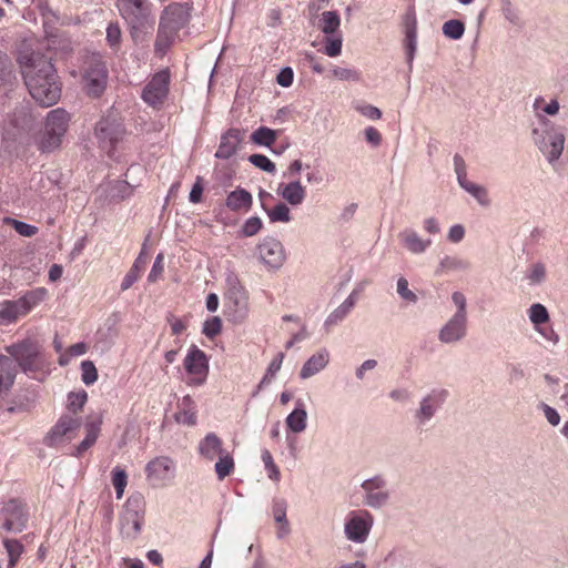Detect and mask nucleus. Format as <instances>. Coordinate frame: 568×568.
Segmentation results:
<instances>
[{
	"mask_svg": "<svg viewBox=\"0 0 568 568\" xmlns=\"http://www.w3.org/2000/svg\"><path fill=\"white\" fill-rule=\"evenodd\" d=\"M329 354L327 349L322 348L316 354L312 355L303 365L300 376L306 379L320 371H322L328 364Z\"/></svg>",
	"mask_w": 568,
	"mask_h": 568,
	"instance_id": "obj_25",
	"label": "nucleus"
},
{
	"mask_svg": "<svg viewBox=\"0 0 568 568\" xmlns=\"http://www.w3.org/2000/svg\"><path fill=\"white\" fill-rule=\"evenodd\" d=\"M528 278L532 282H542L546 278V266L542 263H535L530 267Z\"/></svg>",
	"mask_w": 568,
	"mask_h": 568,
	"instance_id": "obj_61",
	"label": "nucleus"
},
{
	"mask_svg": "<svg viewBox=\"0 0 568 568\" xmlns=\"http://www.w3.org/2000/svg\"><path fill=\"white\" fill-rule=\"evenodd\" d=\"M100 424L101 422H88L85 427V437L84 439L77 446L74 456L80 457L84 452H87L90 447H92L100 434Z\"/></svg>",
	"mask_w": 568,
	"mask_h": 568,
	"instance_id": "obj_30",
	"label": "nucleus"
},
{
	"mask_svg": "<svg viewBox=\"0 0 568 568\" xmlns=\"http://www.w3.org/2000/svg\"><path fill=\"white\" fill-rule=\"evenodd\" d=\"M277 139V131L267 126H260L251 134L254 144L270 148Z\"/></svg>",
	"mask_w": 568,
	"mask_h": 568,
	"instance_id": "obj_36",
	"label": "nucleus"
},
{
	"mask_svg": "<svg viewBox=\"0 0 568 568\" xmlns=\"http://www.w3.org/2000/svg\"><path fill=\"white\" fill-rule=\"evenodd\" d=\"M248 161L256 168L261 169L262 171H265L267 173H274L275 172V164L265 155L263 154H252L248 158Z\"/></svg>",
	"mask_w": 568,
	"mask_h": 568,
	"instance_id": "obj_53",
	"label": "nucleus"
},
{
	"mask_svg": "<svg viewBox=\"0 0 568 568\" xmlns=\"http://www.w3.org/2000/svg\"><path fill=\"white\" fill-rule=\"evenodd\" d=\"M199 452L204 458L213 460L222 455L225 449L222 440L214 433H210L200 442Z\"/></svg>",
	"mask_w": 568,
	"mask_h": 568,
	"instance_id": "obj_27",
	"label": "nucleus"
},
{
	"mask_svg": "<svg viewBox=\"0 0 568 568\" xmlns=\"http://www.w3.org/2000/svg\"><path fill=\"white\" fill-rule=\"evenodd\" d=\"M17 63L36 103L42 108H49L60 100L62 83L51 59L23 44L18 52Z\"/></svg>",
	"mask_w": 568,
	"mask_h": 568,
	"instance_id": "obj_1",
	"label": "nucleus"
},
{
	"mask_svg": "<svg viewBox=\"0 0 568 568\" xmlns=\"http://www.w3.org/2000/svg\"><path fill=\"white\" fill-rule=\"evenodd\" d=\"M81 426L80 418L70 415H63L59 418L57 424L48 433L44 438L47 446H55L62 438L70 432L78 429Z\"/></svg>",
	"mask_w": 568,
	"mask_h": 568,
	"instance_id": "obj_18",
	"label": "nucleus"
},
{
	"mask_svg": "<svg viewBox=\"0 0 568 568\" xmlns=\"http://www.w3.org/2000/svg\"><path fill=\"white\" fill-rule=\"evenodd\" d=\"M262 207L266 212L270 221L273 223H276V222L287 223L291 221L290 209L283 202L277 203L271 210H267L264 204H262Z\"/></svg>",
	"mask_w": 568,
	"mask_h": 568,
	"instance_id": "obj_41",
	"label": "nucleus"
},
{
	"mask_svg": "<svg viewBox=\"0 0 568 568\" xmlns=\"http://www.w3.org/2000/svg\"><path fill=\"white\" fill-rule=\"evenodd\" d=\"M6 222H7V224L12 225V227L16 230V232L22 236L31 237L38 233L37 226L28 224L26 222L10 219V217H7Z\"/></svg>",
	"mask_w": 568,
	"mask_h": 568,
	"instance_id": "obj_46",
	"label": "nucleus"
},
{
	"mask_svg": "<svg viewBox=\"0 0 568 568\" xmlns=\"http://www.w3.org/2000/svg\"><path fill=\"white\" fill-rule=\"evenodd\" d=\"M538 125L532 129V140L538 150L550 163L557 161L564 151V128L555 124L542 114H537Z\"/></svg>",
	"mask_w": 568,
	"mask_h": 568,
	"instance_id": "obj_5",
	"label": "nucleus"
},
{
	"mask_svg": "<svg viewBox=\"0 0 568 568\" xmlns=\"http://www.w3.org/2000/svg\"><path fill=\"white\" fill-rule=\"evenodd\" d=\"M465 32V26L460 20L452 19L443 24V33L453 40H458Z\"/></svg>",
	"mask_w": 568,
	"mask_h": 568,
	"instance_id": "obj_43",
	"label": "nucleus"
},
{
	"mask_svg": "<svg viewBox=\"0 0 568 568\" xmlns=\"http://www.w3.org/2000/svg\"><path fill=\"white\" fill-rule=\"evenodd\" d=\"M286 501L284 499H276L273 503V516L274 520L277 524H281V527L277 531V537L280 539L284 538L290 532V526L286 518Z\"/></svg>",
	"mask_w": 568,
	"mask_h": 568,
	"instance_id": "obj_31",
	"label": "nucleus"
},
{
	"mask_svg": "<svg viewBox=\"0 0 568 568\" xmlns=\"http://www.w3.org/2000/svg\"><path fill=\"white\" fill-rule=\"evenodd\" d=\"M62 143V138L57 133L50 132L44 128V131L38 142V148L41 152L50 153L59 149Z\"/></svg>",
	"mask_w": 568,
	"mask_h": 568,
	"instance_id": "obj_37",
	"label": "nucleus"
},
{
	"mask_svg": "<svg viewBox=\"0 0 568 568\" xmlns=\"http://www.w3.org/2000/svg\"><path fill=\"white\" fill-rule=\"evenodd\" d=\"M173 470V460L166 456L155 457L145 467L148 478L154 481H164L172 478Z\"/></svg>",
	"mask_w": 568,
	"mask_h": 568,
	"instance_id": "obj_20",
	"label": "nucleus"
},
{
	"mask_svg": "<svg viewBox=\"0 0 568 568\" xmlns=\"http://www.w3.org/2000/svg\"><path fill=\"white\" fill-rule=\"evenodd\" d=\"M342 51V38H327L326 44L324 48L325 54L328 57H337Z\"/></svg>",
	"mask_w": 568,
	"mask_h": 568,
	"instance_id": "obj_60",
	"label": "nucleus"
},
{
	"mask_svg": "<svg viewBox=\"0 0 568 568\" xmlns=\"http://www.w3.org/2000/svg\"><path fill=\"white\" fill-rule=\"evenodd\" d=\"M262 229V220L258 216H252L245 221L242 226V233L245 236H253Z\"/></svg>",
	"mask_w": 568,
	"mask_h": 568,
	"instance_id": "obj_56",
	"label": "nucleus"
},
{
	"mask_svg": "<svg viewBox=\"0 0 568 568\" xmlns=\"http://www.w3.org/2000/svg\"><path fill=\"white\" fill-rule=\"evenodd\" d=\"M348 312L341 305L325 321V326H332L341 322Z\"/></svg>",
	"mask_w": 568,
	"mask_h": 568,
	"instance_id": "obj_64",
	"label": "nucleus"
},
{
	"mask_svg": "<svg viewBox=\"0 0 568 568\" xmlns=\"http://www.w3.org/2000/svg\"><path fill=\"white\" fill-rule=\"evenodd\" d=\"M544 103V98L539 97L534 102V109L537 111L539 109L542 110L548 115H555L559 111V102L554 99L548 104L541 108V104Z\"/></svg>",
	"mask_w": 568,
	"mask_h": 568,
	"instance_id": "obj_58",
	"label": "nucleus"
},
{
	"mask_svg": "<svg viewBox=\"0 0 568 568\" xmlns=\"http://www.w3.org/2000/svg\"><path fill=\"white\" fill-rule=\"evenodd\" d=\"M332 72L341 81L357 82L361 80V73L355 69L336 67Z\"/></svg>",
	"mask_w": 568,
	"mask_h": 568,
	"instance_id": "obj_52",
	"label": "nucleus"
},
{
	"mask_svg": "<svg viewBox=\"0 0 568 568\" xmlns=\"http://www.w3.org/2000/svg\"><path fill=\"white\" fill-rule=\"evenodd\" d=\"M460 187L474 196L481 206H488L490 204L488 192L483 185L467 181L464 185H460Z\"/></svg>",
	"mask_w": 568,
	"mask_h": 568,
	"instance_id": "obj_39",
	"label": "nucleus"
},
{
	"mask_svg": "<svg viewBox=\"0 0 568 568\" xmlns=\"http://www.w3.org/2000/svg\"><path fill=\"white\" fill-rule=\"evenodd\" d=\"M448 397V392L443 388H435L420 400L419 408L415 413V418L419 424L430 420L436 412L444 405Z\"/></svg>",
	"mask_w": 568,
	"mask_h": 568,
	"instance_id": "obj_13",
	"label": "nucleus"
},
{
	"mask_svg": "<svg viewBox=\"0 0 568 568\" xmlns=\"http://www.w3.org/2000/svg\"><path fill=\"white\" fill-rule=\"evenodd\" d=\"M163 260H164L163 254L162 253L158 254V256L155 257V261L153 263L152 270L148 276L149 282H158V281L162 280V274L164 271Z\"/></svg>",
	"mask_w": 568,
	"mask_h": 568,
	"instance_id": "obj_57",
	"label": "nucleus"
},
{
	"mask_svg": "<svg viewBox=\"0 0 568 568\" xmlns=\"http://www.w3.org/2000/svg\"><path fill=\"white\" fill-rule=\"evenodd\" d=\"M126 130L123 120L119 113L111 111L103 116L95 126V135L100 146L105 150L109 156L113 155V150L120 141L123 140Z\"/></svg>",
	"mask_w": 568,
	"mask_h": 568,
	"instance_id": "obj_7",
	"label": "nucleus"
},
{
	"mask_svg": "<svg viewBox=\"0 0 568 568\" xmlns=\"http://www.w3.org/2000/svg\"><path fill=\"white\" fill-rule=\"evenodd\" d=\"M404 246L414 254H420L432 244V240H423L415 231L405 230L399 234Z\"/></svg>",
	"mask_w": 568,
	"mask_h": 568,
	"instance_id": "obj_28",
	"label": "nucleus"
},
{
	"mask_svg": "<svg viewBox=\"0 0 568 568\" xmlns=\"http://www.w3.org/2000/svg\"><path fill=\"white\" fill-rule=\"evenodd\" d=\"M149 261L148 254L142 250L139 256L135 258L131 270L124 277L123 284H134L139 281L141 273L144 271Z\"/></svg>",
	"mask_w": 568,
	"mask_h": 568,
	"instance_id": "obj_35",
	"label": "nucleus"
},
{
	"mask_svg": "<svg viewBox=\"0 0 568 568\" xmlns=\"http://www.w3.org/2000/svg\"><path fill=\"white\" fill-rule=\"evenodd\" d=\"M81 378L85 385H92L98 379V371L93 362L83 361L81 363Z\"/></svg>",
	"mask_w": 568,
	"mask_h": 568,
	"instance_id": "obj_49",
	"label": "nucleus"
},
{
	"mask_svg": "<svg viewBox=\"0 0 568 568\" xmlns=\"http://www.w3.org/2000/svg\"><path fill=\"white\" fill-rule=\"evenodd\" d=\"M367 519L355 516L345 524V534L347 538L355 542H364L373 525V517L368 511H364Z\"/></svg>",
	"mask_w": 568,
	"mask_h": 568,
	"instance_id": "obj_19",
	"label": "nucleus"
},
{
	"mask_svg": "<svg viewBox=\"0 0 568 568\" xmlns=\"http://www.w3.org/2000/svg\"><path fill=\"white\" fill-rule=\"evenodd\" d=\"M190 19L187 9L181 3H171L162 12L154 43V50L163 55L172 45L179 31Z\"/></svg>",
	"mask_w": 568,
	"mask_h": 568,
	"instance_id": "obj_4",
	"label": "nucleus"
},
{
	"mask_svg": "<svg viewBox=\"0 0 568 568\" xmlns=\"http://www.w3.org/2000/svg\"><path fill=\"white\" fill-rule=\"evenodd\" d=\"M222 331V320L219 316H213L204 322L202 333L207 338H214Z\"/></svg>",
	"mask_w": 568,
	"mask_h": 568,
	"instance_id": "obj_51",
	"label": "nucleus"
},
{
	"mask_svg": "<svg viewBox=\"0 0 568 568\" xmlns=\"http://www.w3.org/2000/svg\"><path fill=\"white\" fill-rule=\"evenodd\" d=\"M170 72L162 70L154 74L142 92V99L149 105L156 108L161 105L169 92Z\"/></svg>",
	"mask_w": 568,
	"mask_h": 568,
	"instance_id": "obj_12",
	"label": "nucleus"
},
{
	"mask_svg": "<svg viewBox=\"0 0 568 568\" xmlns=\"http://www.w3.org/2000/svg\"><path fill=\"white\" fill-rule=\"evenodd\" d=\"M115 7L126 22L133 42L146 41L154 29L152 4L148 0H116Z\"/></svg>",
	"mask_w": 568,
	"mask_h": 568,
	"instance_id": "obj_3",
	"label": "nucleus"
},
{
	"mask_svg": "<svg viewBox=\"0 0 568 568\" xmlns=\"http://www.w3.org/2000/svg\"><path fill=\"white\" fill-rule=\"evenodd\" d=\"M214 469L220 480L224 479L232 473L234 469V460L229 452L225 450L219 456V460L215 463Z\"/></svg>",
	"mask_w": 568,
	"mask_h": 568,
	"instance_id": "obj_42",
	"label": "nucleus"
},
{
	"mask_svg": "<svg viewBox=\"0 0 568 568\" xmlns=\"http://www.w3.org/2000/svg\"><path fill=\"white\" fill-rule=\"evenodd\" d=\"M284 359V353H278L276 357L270 363L267 371L260 382L257 388L261 389L263 386L271 383V381L274 378L276 373L281 369L282 363Z\"/></svg>",
	"mask_w": 568,
	"mask_h": 568,
	"instance_id": "obj_45",
	"label": "nucleus"
},
{
	"mask_svg": "<svg viewBox=\"0 0 568 568\" xmlns=\"http://www.w3.org/2000/svg\"><path fill=\"white\" fill-rule=\"evenodd\" d=\"M406 60L408 68H413V60L417 48V19L414 9H409L404 16Z\"/></svg>",
	"mask_w": 568,
	"mask_h": 568,
	"instance_id": "obj_15",
	"label": "nucleus"
},
{
	"mask_svg": "<svg viewBox=\"0 0 568 568\" xmlns=\"http://www.w3.org/2000/svg\"><path fill=\"white\" fill-rule=\"evenodd\" d=\"M467 333V316L454 315L439 331L440 342L450 344L460 341Z\"/></svg>",
	"mask_w": 568,
	"mask_h": 568,
	"instance_id": "obj_17",
	"label": "nucleus"
},
{
	"mask_svg": "<svg viewBox=\"0 0 568 568\" xmlns=\"http://www.w3.org/2000/svg\"><path fill=\"white\" fill-rule=\"evenodd\" d=\"M29 520L27 505L12 498L3 504L0 510V526L8 532H21Z\"/></svg>",
	"mask_w": 568,
	"mask_h": 568,
	"instance_id": "obj_9",
	"label": "nucleus"
},
{
	"mask_svg": "<svg viewBox=\"0 0 568 568\" xmlns=\"http://www.w3.org/2000/svg\"><path fill=\"white\" fill-rule=\"evenodd\" d=\"M501 12L510 23L517 24L519 22V16L510 0H501Z\"/></svg>",
	"mask_w": 568,
	"mask_h": 568,
	"instance_id": "obj_59",
	"label": "nucleus"
},
{
	"mask_svg": "<svg viewBox=\"0 0 568 568\" xmlns=\"http://www.w3.org/2000/svg\"><path fill=\"white\" fill-rule=\"evenodd\" d=\"M293 70L290 67H285L278 72L276 77V82L281 87L287 88L293 83Z\"/></svg>",
	"mask_w": 568,
	"mask_h": 568,
	"instance_id": "obj_63",
	"label": "nucleus"
},
{
	"mask_svg": "<svg viewBox=\"0 0 568 568\" xmlns=\"http://www.w3.org/2000/svg\"><path fill=\"white\" fill-rule=\"evenodd\" d=\"M69 121L70 114L64 109L58 108L48 113L44 128L63 138L68 130Z\"/></svg>",
	"mask_w": 568,
	"mask_h": 568,
	"instance_id": "obj_22",
	"label": "nucleus"
},
{
	"mask_svg": "<svg viewBox=\"0 0 568 568\" xmlns=\"http://www.w3.org/2000/svg\"><path fill=\"white\" fill-rule=\"evenodd\" d=\"M341 26V19L336 11H324L321 14L318 28L325 34H334Z\"/></svg>",
	"mask_w": 568,
	"mask_h": 568,
	"instance_id": "obj_34",
	"label": "nucleus"
},
{
	"mask_svg": "<svg viewBox=\"0 0 568 568\" xmlns=\"http://www.w3.org/2000/svg\"><path fill=\"white\" fill-rule=\"evenodd\" d=\"M306 418L307 413L298 400L297 407L287 416L286 425L293 433H301L306 428Z\"/></svg>",
	"mask_w": 568,
	"mask_h": 568,
	"instance_id": "obj_33",
	"label": "nucleus"
},
{
	"mask_svg": "<svg viewBox=\"0 0 568 568\" xmlns=\"http://www.w3.org/2000/svg\"><path fill=\"white\" fill-rule=\"evenodd\" d=\"M142 517L136 511L126 510L121 520V534L125 538L134 539L141 531Z\"/></svg>",
	"mask_w": 568,
	"mask_h": 568,
	"instance_id": "obj_29",
	"label": "nucleus"
},
{
	"mask_svg": "<svg viewBox=\"0 0 568 568\" xmlns=\"http://www.w3.org/2000/svg\"><path fill=\"white\" fill-rule=\"evenodd\" d=\"M387 481L382 475H376L364 480L361 485L365 491L364 504L371 508H381L389 500V491L386 489Z\"/></svg>",
	"mask_w": 568,
	"mask_h": 568,
	"instance_id": "obj_11",
	"label": "nucleus"
},
{
	"mask_svg": "<svg viewBox=\"0 0 568 568\" xmlns=\"http://www.w3.org/2000/svg\"><path fill=\"white\" fill-rule=\"evenodd\" d=\"M3 546L9 557L8 568H13L23 552V545L18 539L6 538Z\"/></svg>",
	"mask_w": 568,
	"mask_h": 568,
	"instance_id": "obj_38",
	"label": "nucleus"
},
{
	"mask_svg": "<svg viewBox=\"0 0 568 568\" xmlns=\"http://www.w3.org/2000/svg\"><path fill=\"white\" fill-rule=\"evenodd\" d=\"M179 424L194 426L196 424V405L190 395H185L179 404V410L174 414Z\"/></svg>",
	"mask_w": 568,
	"mask_h": 568,
	"instance_id": "obj_26",
	"label": "nucleus"
},
{
	"mask_svg": "<svg viewBox=\"0 0 568 568\" xmlns=\"http://www.w3.org/2000/svg\"><path fill=\"white\" fill-rule=\"evenodd\" d=\"M184 368L191 376V385H202L209 374V361L206 354L196 345H192L184 358Z\"/></svg>",
	"mask_w": 568,
	"mask_h": 568,
	"instance_id": "obj_10",
	"label": "nucleus"
},
{
	"mask_svg": "<svg viewBox=\"0 0 568 568\" xmlns=\"http://www.w3.org/2000/svg\"><path fill=\"white\" fill-rule=\"evenodd\" d=\"M454 169L455 173L457 175V181L459 185H464L467 180V171H466V163L462 155L455 154L454 155Z\"/></svg>",
	"mask_w": 568,
	"mask_h": 568,
	"instance_id": "obj_55",
	"label": "nucleus"
},
{
	"mask_svg": "<svg viewBox=\"0 0 568 568\" xmlns=\"http://www.w3.org/2000/svg\"><path fill=\"white\" fill-rule=\"evenodd\" d=\"M245 136V131L237 129V128H231L229 129L222 136L221 142L217 148V151L215 153V158L222 159V160H229L231 156H233L241 143L243 142Z\"/></svg>",
	"mask_w": 568,
	"mask_h": 568,
	"instance_id": "obj_16",
	"label": "nucleus"
},
{
	"mask_svg": "<svg viewBox=\"0 0 568 568\" xmlns=\"http://www.w3.org/2000/svg\"><path fill=\"white\" fill-rule=\"evenodd\" d=\"M98 192L111 202H120L132 195L133 187L126 181L115 180L101 184Z\"/></svg>",
	"mask_w": 568,
	"mask_h": 568,
	"instance_id": "obj_21",
	"label": "nucleus"
},
{
	"mask_svg": "<svg viewBox=\"0 0 568 568\" xmlns=\"http://www.w3.org/2000/svg\"><path fill=\"white\" fill-rule=\"evenodd\" d=\"M203 194V179L201 176L196 178L195 183L192 186V190L189 194V200L192 203H200L202 201Z\"/></svg>",
	"mask_w": 568,
	"mask_h": 568,
	"instance_id": "obj_62",
	"label": "nucleus"
},
{
	"mask_svg": "<svg viewBox=\"0 0 568 568\" xmlns=\"http://www.w3.org/2000/svg\"><path fill=\"white\" fill-rule=\"evenodd\" d=\"M47 296L44 287L27 292L17 301H6L0 308V320L6 324L13 323L19 317L27 315L36 305Z\"/></svg>",
	"mask_w": 568,
	"mask_h": 568,
	"instance_id": "obj_8",
	"label": "nucleus"
},
{
	"mask_svg": "<svg viewBox=\"0 0 568 568\" xmlns=\"http://www.w3.org/2000/svg\"><path fill=\"white\" fill-rule=\"evenodd\" d=\"M88 394L85 390L70 393L68 396V409L74 414L81 410L87 403Z\"/></svg>",
	"mask_w": 568,
	"mask_h": 568,
	"instance_id": "obj_48",
	"label": "nucleus"
},
{
	"mask_svg": "<svg viewBox=\"0 0 568 568\" xmlns=\"http://www.w3.org/2000/svg\"><path fill=\"white\" fill-rule=\"evenodd\" d=\"M252 204V194L242 187H237L234 191L230 192L225 201L226 207L234 212H247L251 209Z\"/></svg>",
	"mask_w": 568,
	"mask_h": 568,
	"instance_id": "obj_24",
	"label": "nucleus"
},
{
	"mask_svg": "<svg viewBox=\"0 0 568 568\" xmlns=\"http://www.w3.org/2000/svg\"><path fill=\"white\" fill-rule=\"evenodd\" d=\"M261 261L272 267L278 268L285 260L282 243L273 237H266L257 247Z\"/></svg>",
	"mask_w": 568,
	"mask_h": 568,
	"instance_id": "obj_14",
	"label": "nucleus"
},
{
	"mask_svg": "<svg viewBox=\"0 0 568 568\" xmlns=\"http://www.w3.org/2000/svg\"><path fill=\"white\" fill-rule=\"evenodd\" d=\"M128 484V475L124 469L119 466L112 469V485L114 486L116 498L121 499L124 493V488Z\"/></svg>",
	"mask_w": 568,
	"mask_h": 568,
	"instance_id": "obj_44",
	"label": "nucleus"
},
{
	"mask_svg": "<svg viewBox=\"0 0 568 568\" xmlns=\"http://www.w3.org/2000/svg\"><path fill=\"white\" fill-rule=\"evenodd\" d=\"M469 267V264L460 258L446 256L444 257L436 271L437 274H444L456 271H465Z\"/></svg>",
	"mask_w": 568,
	"mask_h": 568,
	"instance_id": "obj_40",
	"label": "nucleus"
},
{
	"mask_svg": "<svg viewBox=\"0 0 568 568\" xmlns=\"http://www.w3.org/2000/svg\"><path fill=\"white\" fill-rule=\"evenodd\" d=\"M122 32L118 22H111L106 28V42L112 49H119Z\"/></svg>",
	"mask_w": 568,
	"mask_h": 568,
	"instance_id": "obj_50",
	"label": "nucleus"
},
{
	"mask_svg": "<svg viewBox=\"0 0 568 568\" xmlns=\"http://www.w3.org/2000/svg\"><path fill=\"white\" fill-rule=\"evenodd\" d=\"M277 193L293 206L302 204L306 196V190L298 180L280 184Z\"/></svg>",
	"mask_w": 568,
	"mask_h": 568,
	"instance_id": "obj_23",
	"label": "nucleus"
},
{
	"mask_svg": "<svg viewBox=\"0 0 568 568\" xmlns=\"http://www.w3.org/2000/svg\"><path fill=\"white\" fill-rule=\"evenodd\" d=\"M262 460L265 465L266 470L268 471V477L272 480H280V470L277 466L274 464L273 457L267 449L262 452Z\"/></svg>",
	"mask_w": 568,
	"mask_h": 568,
	"instance_id": "obj_54",
	"label": "nucleus"
},
{
	"mask_svg": "<svg viewBox=\"0 0 568 568\" xmlns=\"http://www.w3.org/2000/svg\"><path fill=\"white\" fill-rule=\"evenodd\" d=\"M529 318L535 325H540L549 321V314L544 305L536 303L529 308Z\"/></svg>",
	"mask_w": 568,
	"mask_h": 568,
	"instance_id": "obj_47",
	"label": "nucleus"
},
{
	"mask_svg": "<svg viewBox=\"0 0 568 568\" xmlns=\"http://www.w3.org/2000/svg\"><path fill=\"white\" fill-rule=\"evenodd\" d=\"M17 81L13 62L9 54L0 50V83L12 85Z\"/></svg>",
	"mask_w": 568,
	"mask_h": 568,
	"instance_id": "obj_32",
	"label": "nucleus"
},
{
	"mask_svg": "<svg viewBox=\"0 0 568 568\" xmlns=\"http://www.w3.org/2000/svg\"><path fill=\"white\" fill-rule=\"evenodd\" d=\"M109 79L105 62L99 55L85 61L82 74V89L90 98H100L106 89Z\"/></svg>",
	"mask_w": 568,
	"mask_h": 568,
	"instance_id": "obj_6",
	"label": "nucleus"
},
{
	"mask_svg": "<svg viewBox=\"0 0 568 568\" xmlns=\"http://www.w3.org/2000/svg\"><path fill=\"white\" fill-rule=\"evenodd\" d=\"M11 355H0V395L12 386L17 375V364L23 372L41 371L45 364L41 346L30 339L7 347Z\"/></svg>",
	"mask_w": 568,
	"mask_h": 568,
	"instance_id": "obj_2",
	"label": "nucleus"
}]
</instances>
